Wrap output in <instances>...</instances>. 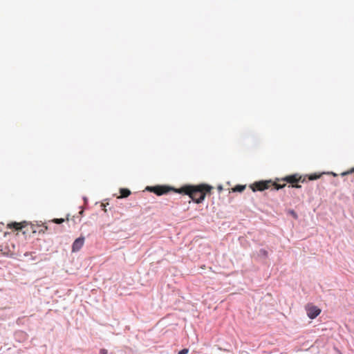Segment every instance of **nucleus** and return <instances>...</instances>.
<instances>
[{
    "mask_svg": "<svg viewBox=\"0 0 354 354\" xmlns=\"http://www.w3.org/2000/svg\"><path fill=\"white\" fill-rule=\"evenodd\" d=\"M283 181H286L288 183L292 184V187L300 188L301 185H298V183H304L306 181V178L299 176V174H293L286 176L282 179Z\"/></svg>",
    "mask_w": 354,
    "mask_h": 354,
    "instance_id": "f03ea898",
    "label": "nucleus"
},
{
    "mask_svg": "<svg viewBox=\"0 0 354 354\" xmlns=\"http://www.w3.org/2000/svg\"><path fill=\"white\" fill-rule=\"evenodd\" d=\"M26 225V222L17 223L12 222L7 225V227L9 229H15V230H20Z\"/></svg>",
    "mask_w": 354,
    "mask_h": 354,
    "instance_id": "0eeeda50",
    "label": "nucleus"
},
{
    "mask_svg": "<svg viewBox=\"0 0 354 354\" xmlns=\"http://www.w3.org/2000/svg\"><path fill=\"white\" fill-rule=\"evenodd\" d=\"M308 317L310 319H315L321 313V309L318 307L308 304L306 306Z\"/></svg>",
    "mask_w": 354,
    "mask_h": 354,
    "instance_id": "39448f33",
    "label": "nucleus"
},
{
    "mask_svg": "<svg viewBox=\"0 0 354 354\" xmlns=\"http://www.w3.org/2000/svg\"><path fill=\"white\" fill-rule=\"evenodd\" d=\"M84 244V237L81 236L76 239L72 245V252H78Z\"/></svg>",
    "mask_w": 354,
    "mask_h": 354,
    "instance_id": "423d86ee",
    "label": "nucleus"
},
{
    "mask_svg": "<svg viewBox=\"0 0 354 354\" xmlns=\"http://www.w3.org/2000/svg\"><path fill=\"white\" fill-rule=\"evenodd\" d=\"M11 247H12V249L8 248V250H6V249L1 250V251L3 252V254L4 256L10 257H15L16 252H15V250H14L15 245L13 243H11Z\"/></svg>",
    "mask_w": 354,
    "mask_h": 354,
    "instance_id": "6e6552de",
    "label": "nucleus"
},
{
    "mask_svg": "<svg viewBox=\"0 0 354 354\" xmlns=\"http://www.w3.org/2000/svg\"><path fill=\"white\" fill-rule=\"evenodd\" d=\"M245 189V185H238L232 189L233 192H241Z\"/></svg>",
    "mask_w": 354,
    "mask_h": 354,
    "instance_id": "9d476101",
    "label": "nucleus"
},
{
    "mask_svg": "<svg viewBox=\"0 0 354 354\" xmlns=\"http://www.w3.org/2000/svg\"><path fill=\"white\" fill-rule=\"evenodd\" d=\"M353 172H354V167L352 168L349 171L342 173V175L344 176V175H346L348 174L353 173Z\"/></svg>",
    "mask_w": 354,
    "mask_h": 354,
    "instance_id": "2eb2a0df",
    "label": "nucleus"
},
{
    "mask_svg": "<svg viewBox=\"0 0 354 354\" xmlns=\"http://www.w3.org/2000/svg\"><path fill=\"white\" fill-rule=\"evenodd\" d=\"M189 353L188 348H183L180 350L178 354H187Z\"/></svg>",
    "mask_w": 354,
    "mask_h": 354,
    "instance_id": "4468645a",
    "label": "nucleus"
},
{
    "mask_svg": "<svg viewBox=\"0 0 354 354\" xmlns=\"http://www.w3.org/2000/svg\"><path fill=\"white\" fill-rule=\"evenodd\" d=\"M286 186V184L283 183V184H279V183H274V182H272V187H273L274 189H281V188H283L284 187Z\"/></svg>",
    "mask_w": 354,
    "mask_h": 354,
    "instance_id": "9b49d317",
    "label": "nucleus"
},
{
    "mask_svg": "<svg viewBox=\"0 0 354 354\" xmlns=\"http://www.w3.org/2000/svg\"><path fill=\"white\" fill-rule=\"evenodd\" d=\"M177 189L172 188L167 185H156L153 187H147V190L153 192L158 196H161L167 194L170 191H174Z\"/></svg>",
    "mask_w": 354,
    "mask_h": 354,
    "instance_id": "7ed1b4c3",
    "label": "nucleus"
},
{
    "mask_svg": "<svg viewBox=\"0 0 354 354\" xmlns=\"http://www.w3.org/2000/svg\"><path fill=\"white\" fill-rule=\"evenodd\" d=\"M212 189V186L206 184L185 185L175 190V192L188 195L196 203H201L204 201L206 194L210 193Z\"/></svg>",
    "mask_w": 354,
    "mask_h": 354,
    "instance_id": "f257e3e1",
    "label": "nucleus"
},
{
    "mask_svg": "<svg viewBox=\"0 0 354 354\" xmlns=\"http://www.w3.org/2000/svg\"><path fill=\"white\" fill-rule=\"evenodd\" d=\"M322 174H311L308 176V180H317L318 178H319L321 177Z\"/></svg>",
    "mask_w": 354,
    "mask_h": 354,
    "instance_id": "f8f14e48",
    "label": "nucleus"
},
{
    "mask_svg": "<svg viewBox=\"0 0 354 354\" xmlns=\"http://www.w3.org/2000/svg\"><path fill=\"white\" fill-rule=\"evenodd\" d=\"M120 196L119 198H126L131 194V191L126 188H122L120 189Z\"/></svg>",
    "mask_w": 354,
    "mask_h": 354,
    "instance_id": "1a4fd4ad",
    "label": "nucleus"
},
{
    "mask_svg": "<svg viewBox=\"0 0 354 354\" xmlns=\"http://www.w3.org/2000/svg\"><path fill=\"white\" fill-rule=\"evenodd\" d=\"M272 180H261L255 182L254 183L250 185V187L253 192L263 191L265 189L272 187Z\"/></svg>",
    "mask_w": 354,
    "mask_h": 354,
    "instance_id": "20e7f679",
    "label": "nucleus"
},
{
    "mask_svg": "<svg viewBox=\"0 0 354 354\" xmlns=\"http://www.w3.org/2000/svg\"><path fill=\"white\" fill-rule=\"evenodd\" d=\"M52 221L57 224H61L64 221V218H55Z\"/></svg>",
    "mask_w": 354,
    "mask_h": 354,
    "instance_id": "ddd939ff",
    "label": "nucleus"
},
{
    "mask_svg": "<svg viewBox=\"0 0 354 354\" xmlns=\"http://www.w3.org/2000/svg\"><path fill=\"white\" fill-rule=\"evenodd\" d=\"M217 189L219 192H221L223 190V187L221 185H219L218 186Z\"/></svg>",
    "mask_w": 354,
    "mask_h": 354,
    "instance_id": "f3484780",
    "label": "nucleus"
},
{
    "mask_svg": "<svg viewBox=\"0 0 354 354\" xmlns=\"http://www.w3.org/2000/svg\"><path fill=\"white\" fill-rule=\"evenodd\" d=\"M100 354H107V351L106 349L102 348L100 351Z\"/></svg>",
    "mask_w": 354,
    "mask_h": 354,
    "instance_id": "dca6fc26",
    "label": "nucleus"
}]
</instances>
